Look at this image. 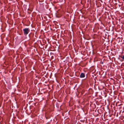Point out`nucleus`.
I'll return each instance as SVG.
<instances>
[{"label": "nucleus", "instance_id": "1", "mask_svg": "<svg viewBox=\"0 0 124 124\" xmlns=\"http://www.w3.org/2000/svg\"><path fill=\"white\" fill-rule=\"evenodd\" d=\"M23 31L24 35L26 36L30 31V29L29 28H25L23 29Z\"/></svg>", "mask_w": 124, "mask_h": 124}, {"label": "nucleus", "instance_id": "2", "mask_svg": "<svg viewBox=\"0 0 124 124\" xmlns=\"http://www.w3.org/2000/svg\"><path fill=\"white\" fill-rule=\"evenodd\" d=\"M85 74H84V73H82L80 76V78H84L85 77Z\"/></svg>", "mask_w": 124, "mask_h": 124}, {"label": "nucleus", "instance_id": "3", "mask_svg": "<svg viewBox=\"0 0 124 124\" xmlns=\"http://www.w3.org/2000/svg\"><path fill=\"white\" fill-rule=\"evenodd\" d=\"M121 57L124 60V55L123 56H121Z\"/></svg>", "mask_w": 124, "mask_h": 124}]
</instances>
